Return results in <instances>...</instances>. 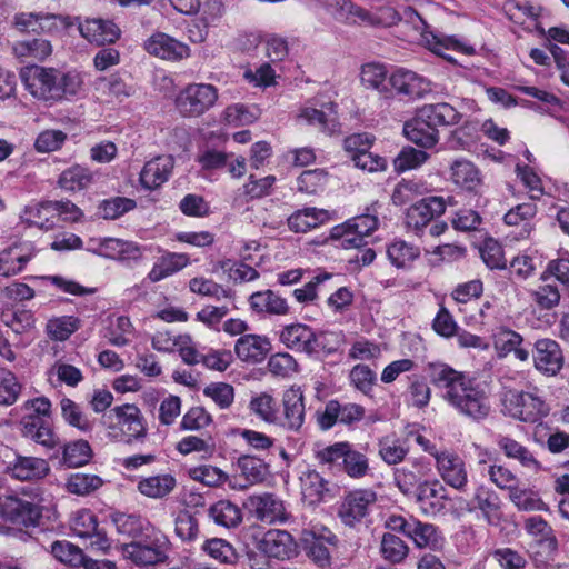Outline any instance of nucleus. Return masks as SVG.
Listing matches in <instances>:
<instances>
[{"label": "nucleus", "instance_id": "obj_1", "mask_svg": "<svg viewBox=\"0 0 569 569\" xmlns=\"http://www.w3.org/2000/svg\"><path fill=\"white\" fill-rule=\"evenodd\" d=\"M426 370L430 382L441 391L442 400L458 415L477 423L490 416L489 392L476 378L445 362H430Z\"/></svg>", "mask_w": 569, "mask_h": 569}, {"label": "nucleus", "instance_id": "obj_2", "mask_svg": "<svg viewBox=\"0 0 569 569\" xmlns=\"http://www.w3.org/2000/svg\"><path fill=\"white\" fill-rule=\"evenodd\" d=\"M123 559L137 567L146 568L163 563L168 559L170 541L153 525L147 527L138 537L129 542L117 546Z\"/></svg>", "mask_w": 569, "mask_h": 569}, {"label": "nucleus", "instance_id": "obj_3", "mask_svg": "<svg viewBox=\"0 0 569 569\" xmlns=\"http://www.w3.org/2000/svg\"><path fill=\"white\" fill-rule=\"evenodd\" d=\"M23 412L20 420L22 437L34 441L47 449L59 445V438L53 431L49 418L51 416V402L46 397H37L27 400L19 408Z\"/></svg>", "mask_w": 569, "mask_h": 569}, {"label": "nucleus", "instance_id": "obj_4", "mask_svg": "<svg viewBox=\"0 0 569 569\" xmlns=\"http://www.w3.org/2000/svg\"><path fill=\"white\" fill-rule=\"evenodd\" d=\"M500 401L501 412L521 422L536 423L549 415V406L536 389L523 391L503 387Z\"/></svg>", "mask_w": 569, "mask_h": 569}, {"label": "nucleus", "instance_id": "obj_5", "mask_svg": "<svg viewBox=\"0 0 569 569\" xmlns=\"http://www.w3.org/2000/svg\"><path fill=\"white\" fill-rule=\"evenodd\" d=\"M446 211V202L442 197H427L412 204L406 213L407 229L422 237L427 232L431 237L442 234L448 226L438 218Z\"/></svg>", "mask_w": 569, "mask_h": 569}, {"label": "nucleus", "instance_id": "obj_6", "mask_svg": "<svg viewBox=\"0 0 569 569\" xmlns=\"http://www.w3.org/2000/svg\"><path fill=\"white\" fill-rule=\"evenodd\" d=\"M316 458L322 465H339L343 472L352 479H362L369 471V459L366 453L358 451L347 442H336L316 452Z\"/></svg>", "mask_w": 569, "mask_h": 569}, {"label": "nucleus", "instance_id": "obj_7", "mask_svg": "<svg viewBox=\"0 0 569 569\" xmlns=\"http://www.w3.org/2000/svg\"><path fill=\"white\" fill-rule=\"evenodd\" d=\"M218 100V89L210 83H189L174 99V107L183 118H198L209 111Z\"/></svg>", "mask_w": 569, "mask_h": 569}, {"label": "nucleus", "instance_id": "obj_8", "mask_svg": "<svg viewBox=\"0 0 569 569\" xmlns=\"http://www.w3.org/2000/svg\"><path fill=\"white\" fill-rule=\"evenodd\" d=\"M43 510L39 503L16 495L0 496V517L13 525L26 528L40 527L43 525Z\"/></svg>", "mask_w": 569, "mask_h": 569}, {"label": "nucleus", "instance_id": "obj_9", "mask_svg": "<svg viewBox=\"0 0 569 569\" xmlns=\"http://www.w3.org/2000/svg\"><path fill=\"white\" fill-rule=\"evenodd\" d=\"M307 556L321 568L331 565V553L338 545L337 536L323 526L303 529L300 537Z\"/></svg>", "mask_w": 569, "mask_h": 569}, {"label": "nucleus", "instance_id": "obj_10", "mask_svg": "<svg viewBox=\"0 0 569 569\" xmlns=\"http://www.w3.org/2000/svg\"><path fill=\"white\" fill-rule=\"evenodd\" d=\"M377 499V492L371 488L349 491L339 505L338 517L343 525L355 527L369 516Z\"/></svg>", "mask_w": 569, "mask_h": 569}, {"label": "nucleus", "instance_id": "obj_11", "mask_svg": "<svg viewBox=\"0 0 569 569\" xmlns=\"http://www.w3.org/2000/svg\"><path fill=\"white\" fill-rule=\"evenodd\" d=\"M469 513H479L491 526H497L502 519V501L491 488L479 485L475 488L471 498L466 502Z\"/></svg>", "mask_w": 569, "mask_h": 569}, {"label": "nucleus", "instance_id": "obj_12", "mask_svg": "<svg viewBox=\"0 0 569 569\" xmlns=\"http://www.w3.org/2000/svg\"><path fill=\"white\" fill-rule=\"evenodd\" d=\"M243 507L258 521L268 525L282 523L288 518L282 500L270 492L249 496Z\"/></svg>", "mask_w": 569, "mask_h": 569}, {"label": "nucleus", "instance_id": "obj_13", "mask_svg": "<svg viewBox=\"0 0 569 569\" xmlns=\"http://www.w3.org/2000/svg\"><path fill=\"white\" fill-rule=\"evenodd\" d=\"M279 340L288 349L307 355L317 353L322 348L320 337L315 333L312 328L300 322L284 326L279 331Z\"/></svg>", "mask_w": 569, "mask_h": 569}, {"label": "nucleus", "instance_id": "obj_14", "mask_svg": "<svg viewBox=\"0 0 569 569\" xmlns=\"http://www.w3.org/2000/svg\"><path fill=\"white\" fill-rule=\"evenodd\" d=\"M236 467L239 470V477L230 481V487L238 490H246L251 486L262 483L270 475L269 465L263 459L242 455L237 459Z\"/></svg>", "mask_w": 569, "mask_h": 569}, {"label": "nucleus", "instance_id": "obj_15", "mask_svg": "<svg viewBox=\"0 0 569 569\" xmlns=\"http://www.w3.org/2000/svg\"><path fill=\"white\" fill-rule=\"evenodd\" d=\"M74 24H77L82 38L97 46L113 43L120 37V29L111 20L91 18L82 21L79 17H76L73 18Z\"/></svg>", "mask_w": 569, "mask_h": 569}, {"label": "nucleus", "instance_id": "obj_16", "mask_svg": "<svg viewBox=\"0 0 569 569\" xmlns=\"http://www.w3.org/2000/svg\"><path fill=\"white\" fill-rule=\"evenodd\" d=\"M431 471L430 462L416 458L408 465L396 468L393 471V480L398 489L406 496L413 495L427 481V477Z\"/></svg>", "mask_w": 569, "mask_h": 569}, {"label": "nucleus", "instance_id": "obj_17", "mask_svg": "<svg viewBox=\"0 0 569 569\" xmlns=\"http://www.w3.org/2000/svg\"><path fill=\"white\" fill-rule=\"evenodd\" d=\"M441 479L450 487L465 491L468 485V471L463 459L455 452L441 451L436 459Z\"/></svg>", "mask_w": 569, "mask_h": 569}, {"label": "nucleus", "instance_id": "obj_18", "mask_svg": "<svg viewBox=\"0 0 569 569\" xmlns=\"http://www.w3.org/2000/svg\"><path fill=\"white\" fill-rule=\"evenodd\" d=\"M112 417L116 418V423L120 427L121 432L128 437L127 442L146 437L147 428L143 423V416L136 405L124 403L114 407L107 416L108 419H112Z\"/></svg>", "mask_w": 569, "mask_h": 569}, {"label": "nucleus", "instance_id": "obj_19", "mask_svg": "<svg viewBox=\"0 0 569 569\" xmlns=\"http://www.w3.org/2000/svg\"><path fill=\"white\" fill-rule=\"evenodd\" d=\"M392 89L409 99H421L431 92V82L418 73L403 68L393 71L389 78Z\"/></svg>", "mask_w": 569, "mask_h": 569}, {"label": "nucleus", "instance_id": "obj_20", "mask_svg": "<svg viewBox=\"0 0 569 569\" xmlns=\"http://www.w3.org/2000/svg\"><path fill=\"white\" fill-rule=\"evenodd\" d=\"M413 495L421 510L429 516L442 513L449 500L447 489L437 479L423 481Z\"/></svg>", "mask_w": 569, "mask_h": 569}, {"label": "nucleus", "instance_id": "obj_21", "mask_svg": "<svg viewBox=\"0 0 569 569\" xmlns=\"http://www.w3.org/2000/svg\"><path fill=\"white\" fill-rule=\"evenodd\" d=\"M258 548L269 558L288 560L297 555L292 536L284 530H269L258 543Z\"/></svg>", "mask_w": 569, "mask_h": 569}, {"label": "nucleus", "instance_id": "obj_22", "mask_svg": "<svg viewBox=\"0 0 569 569\" xmlns=\"http://www.w3.org/2000/svg\"><path fill=\"white\" fill-rule=\"evenodd\" d=\"M50 471L49 463L37 457L17 455L6 467V472L19 481H36L44 478Z\"/></svg>", "mask_w": 569, "mask_h": 569}, {"label": "nucleus", "instance_id": "obj_23", "mask_svg": "<svg viewBox=\"0 0 569 569\" xmlns=\"http://www.w3.org/2000/svg\"><path fill=\"white\" fill-rule=\"evenodd\" d=\"M144 49L152 56L164 60H181L189 56V47L174 38L157 32L152 34L146 42Z\"/></svg>", "mask_w": 569, "mask_h": 569}, {"label": "nucleus", "instance_id": "obj_24", "mask_svg": "<svg viewBox=\"0 0 569 569\" xmlns=\"http://www.w3.org/2000/svg\"><path fill=\"white\" fill-rule=\"evenodd\" d=\"M33 256L30 242L13 243L0 252V276L8 278L21 272Z\"/></svg>", "mask_w": 569, "mask_h": 569}, {"label": "nucleus", "instance_id": "obj_25", "mask_svg": "<svg viewBox=\"0 0 569 569\" xmlns=\"http://www.w3.org/2000/svg\"><path fill=\"white\" fill-rule=\"evenodd\" d=\"M271 350L269 338L259 335H242L234 345L237 357L248 363L262 362Z\"/></svg>", "mask_w": 569, "mask_h": 569}, {"label": "nucleus", "instance_id": "obj_26", "mask_svg": "<svg viewBox=\"0 0 569 569\" xmlns=\"http://www.w3.org/2000/svg\"><path fill=\"white\" fill-rule=\"evenodd\" d=\"M533 360L536 368L549 376L558 373L563 365L560 346L550 339H541L536 342Z\"/></svg>", "mask_w": 569, "mask_h": 569}, {"label": "nucleus", "instance_id": "obj_27", "mask_svg": "<svg viewBox=\"0 0 569 569\" xmlns=\"http://www.w3.org/2000/svg\"><path fill=\"white\" fill-rule=\"evenodd\" d=\"M174 160L170 156H159L148 161L140 172V183L147 190H154L168 181Z\"/></svg>", "mask_w": 569, "mask_h": 569}, {"label": "nucleus", "instance_id": "obj_28", "mask_svg": "<svg viewBox=\"0 0 569 569\" xmlns=\"http://www.w3.org/2000/svg\"><path fill=\"white\" fill-rule=\"evenodd\" d=\"M52 67L29 66L21 70L20 78L26 90L36 99L47 102Z\"/></svg>", "mask_w": 569, "mask_h": 569}, {"label": "nucleus", "instance_id": "obj_29", "mask_svg": "<svg viewBox=\"0 0 569 569\" xmlns=\"http://www.w3.org/2000/svg\"><path fill=\"white\" fill-rule=\"evenodd\" d=\"M416 112L435 129L458 124L462 118V114L447 102L427 103Z\"/></svg>", "mask_w": 569, "mask_h": 569}, {"label": "nucleus", "instance_id": "obj_30", "mask_svg": "<svg viewBox=\"0 0 569 569\" xmlns=\"http://www.w3.org/2000/svg\"><path fill=\"white\" fill-rule=\"evenodd\" d=\"M330 220L329 211L315 207L299 209L287 219L288 228L295 233H306Z\"/></svg>", "mask_w": 569, "mask_h": 569}, {"label": "nucleus", "instance_id": "obj_31", "mask_svg": "<svg viewBox=\"0 0 569 569\" xmlns=\"http://www.w3.org/2000/svg\"><path fill=\"white\" fill-rule=\"evenodd\" d=\"M71 529L80 538L94 539L91 545H97L99 548L108 546L107 537L99 531L96 515L88 509L74 512L71 519Z\"/></svg>", "mask_w": 569, "mask_h": 569}, {"label": "nucleus", "instance_id": "obj_32", "mask_svg": "<svg viewBox=\"0 0 569 569\" xmlns=\"http://www.w3.org/2000/svg\"><path fill=\"white\" fill-rule=\"evenodd\" d=\"M283 426L290 430H299L305 421L303 395L299 387H291L282 396Z\"/></svg>", "mask_w": 569, "mask_h": 569}, {"label": "nucleus", "instance_id": "obj_33", "mask_svg": "<svg viewBox=\"0 0 569 569\" xmlns=\"http://www.w3.org/2000/svg\"><path fill=\"white\" fill-rule=\"evenodd\" d=\"M249 303L258 315L284 316L289 312L287 300L270 289L253 292L249 297Z\"/></svg>", "mask_w": 569, "mask_h": 569}, {"label": "nucleus", "instance_id": "obj_34", "mask_svg": "<svg viewBox=\"0 0 569 569\" xmlns=\"http://www.w3.org/2000/svg\"><path fill=\"white\" fill-rule=\"evenodd\" d=\"M403 133L408 140L422 148H432L439 141L438 129L427 123L417 112L403 124Z\"/></svg>", "mask_w": 569, "mask_h": 569}, {"label": "nucleus", "instance_id": "obj_35", "mask_svg": "<svg viewBox=\"0 0 569 569\" xmlns=\"http://www.w3.org/2000/svg\"><path fill=\"white\" fill-rule=\"evenodd\" d=\"M497 445L506 457L517 460L523 468L533 472L541 470V463L536 459L533 453L517 440L500 435L497 438Z\"/></svg>", "mask_w": 569, "mask_h": 569}, {"label": "nucleus", "instance_id": "obj_36", "mask_svg": "<svg viewBox=\"0 0 569 569\" xmlns=\"http://www.w3.org/2000/svg\"><path fill=\"white\" fill-rule=\"evenodd\" d=\"M301 490L306 501L310 505H318L326 498H332L329 481L319 472L309 470L301 477Z\"/></svg>", "mask_w": 569, "mask_h": 569}, {"label": "nucleus", "instance_id": "obj_37", "mask_svg": "<svg viewBox=\"0 0 569 569\" xmlns=\"http://www.w3.org/2000/svg\"><path fill=\"white\" fill-rule=\"evenodd\" d=\"M177 480L170 473H161L141 478L138 481V491L151 499H162L169 496L176 488Z\"/></svg>", "mask_w": 569, "mask_h": 569}, {"label": "nucleus", "instance_id": "obj_38", "mask_svg": "<svg viewBox=\"0 0 569 569\" xmlns=\"http://www.w3.org/2000/svg\"><path fill=\"white\" fill-rule=\"evenodd\" d=\"M209 518L217 525L233 529L242 522L241 509L230 500H219L208 509Z\"/></svg>", "mask_w": 569, "mask_h": 569}, {"label": "nucleus", "instance_id": "obj_39", "mask_svg": "<svg viewBox=\"0 0 569 569\" xmlns=\"http://www.w3.org/2000/svg\"><path fill=\"white\" fill-rule=\"evenodd\" d=\"M451 180L467 191L477 192L481 186V177L476 166L468 160L459 159L451 164Z\"/></svg>", "mask_w": 569, "mask_h": 569}, {"label": "nucleus", "instance_id": "obj_40", "mask_svg": "<svg viewBox=\"0 0 569 569\" xmlns=\"http://www.w3.org/2000/svg\"><path fill=\"white\" fill-rule=\"evenodd\" d=\"M509 499L513 506L523 512L548 511L549 507L543 502L538 491L517 486L510 489Z\"/></svg>", "mask_w": 569, "mask_h": 569}, {"label": "nucleus", "instance_id": "obj_41", "mask_svg": "<svg viewBox=\"0 0 569 569\" xmlns=\"http://www.w3.org/2000/svg\"><path fill=\"white\" fill-rule=\"evenodd\" d=\"M189 263V257L183 253H167L153 264L148 278L151 282H158L183 269Z\"/></svg>", "mask_w": 569, "mask_h": 569}, {"label": "nucleus", "instance_id": "obj_42", "mask_svg": "<svg viewBox=\"0 0 569 569\" xmlns=\"http://www.w3.org/2000/svg\"><path fill=\"white\" fill-rule=\"evenodd\" d=\"M537 214V206L532 201L512 207L505 216L503 221L508 226H521L519 238H527L531 232V220Z\"/></svg>", "mask_w": 569, "mask_h": 569}, {"label": "nucleus", "instance_id": "obj_43", "mask_svg": "<svg viewBox=\"0 0 569 569\" xmlns=\"http://www.w3.org/2000/svg\"><path fill=\"white\" fill-rule=\"evenodd\" d=\"M93 178L90 169L74 164L61 172L58 184L66 191L74 192L87 189L93 182Z\"/></svg>", "mask_w": 569, "mask_h": 569}, {"label": "nucleus", "instance_id": "obj_44", "mask_svg": "<svg viewBox=\"0 0 569 569\" xmlns=\"http://www.w3.org/2000/svg\"><path fill=\"white\" fill-rule=\"evenodd\" d=\"M96 89L107 98V101H123L133 93L132 87L117 73L100 77L96 81Z\"/></svg>", "mask_w": 569, "mask_h": 569}, {"label": "nucleus", "instance_id": "obj_45", "mask_svg": "<svg viewBox=\"0 0 569 569\" xmlns=\"http://www.w3.org/2000/svg\"><path fill=\"white\" fill-rule=\"evenodd\" d=\"M387 256L392 266L405 269L420 257V248L405 240L396 239L387 247Z\"/></svg>", "mask_w": 569, "mask_h": 569}, {"label": "nucleus", "instance_id": "obj_46", "mask_svg": "<svg viewBox=\"0 0 569 569\" xmlns=\"http://www.w3.org/2000/svg\"><path fill=\"white\" fill-rule=\"evenodd\" d=\"M409 538L419 548L439 549L442 547L443 537L438 528L431 523H423L415 520Z\"/></svg>", "mask_w": 569, "mask_h": 569}, {"label": "nucleus", "instance_id": "obj_47", "mask_svg": "<svg viewBox=\"0 0 569 569\" xmlns=\"http://www.w3.org/2000/svg\"><path fill=\"white\" fill-rule=\"evenodd\" d=\"M525 530L539 539L540 543L549 551L553 552L558 548V541L549 523L541 517H529L523 523Z\"/></svg>", "mask_w": 569, "mask_h": 569}, {"label": "nucleus", "instance_id": "obj_48", "mask_svg": "<svg viewBox=\"0 0 569 569\" xmlns=\"http://www.w3.org/2000/svg\"><path fill=\"white\" fill-rule=\"evenodd\" d=\"M1 321L14 333L22 335L34 327V317L30 310L21 308H6L1 312Z\"/></svg>", "mask_w": 569, "mask_h": 569}, {"label": "nucleus", "instance_id": "obj_49", "mask_svg": "<svg viewBox=\"0 0 569 569\" xmlns=\"http://www.w3.org/2000/svg\"><path fill=\"white\" fill-rule=\"evenodd\" d=\"M409 452L406 439L383 438L379 441V456L387 465H397L405 460Z\"/></svg>", "mask_w": 569, "mask_h": 569}, {"label": "nucleus", "instance_id": "obj_50", "mask_svg": "<svg viewBox=\"0 0 569 569\" xmlns=\"http://www.w3.org/2000/svg\"><path fill=\"white\" fill-rule=\"evenodd\" d=\"M92 450L88 441L77 440L63 447L62 461L69 468H78L90 461Z\"/></svg>", "mask_w": 569, "mask_h": 569}, {"label": "nucleus", "instance_id": "obj_51", "mask_svg": "<svg viewBox=\"0 0 569 569\" xmlns=\"http://www.w3.org/2000/svg\"><path fill=\"white\" fill-rule=\"evenodd\" d=\"M112 521L116 526L117 531L120 535L129 537L133 540L138 537L147 527H151L152 523L137 515L116 513L112 516Z\"/></svg>", "mask_w": 569, "mask_h": 569}, {"label": "nucleus", "instance_id": "obj_52", "mask_svg": "<svg viewBox=\"0 0 569 569\" xmlns=\"http://www.w3.org/2000/svg\"><path fill=\"white\" fill-rule=\"evenodd\" d=\"M50 201H44L39 204L27 207L24 210V221L30 226H36L40 229L50 230L54 227L56 220L53 218V209L49 207Z\"/></svg>", "mask_w": 569, "mask_h": 569}, {"label": "nucleus", "instance_id": "obj_53", "mask_svg": "<svg viewBox=\"0 0 569 569\" xmlns=\"http://www.w3.org/2000/svg\"><path fill=\"white\" fill-rule=\"evenodd\" d=\"M478 122L466 121L461 127L451 131L447 144L450 149L461 150L470 148L477 140Z\"/></svg>", "mask_w": 569, "mask_h": 569}, {"label": "nucleus", "instance_id": "obj_54", "mask_svg": "<svg viewBox=\"0 0 569 569\" xmlns=\"http://www.w3.org/2000/svg\"><path fill=\"white\" fill-rule=\"evenodd\" d=\"M102 485L103 480L99 476L78 472L68 478L66 487L70 493L87 496L98 490Z\"/></svg>", "mask_w": 569, "mask_h": 569}, {"label": "nucleus", "instance_id": "obj_55", "mask_svg": "<svg viewBox=\"0 0 569 569\" xmlns=\"http://www.w3.org/2000/svg\"><path fill=\"white\" fill-rule=\"evenodd\" d=\"M541 284L532 291L533 301L540 309L550 310L560 302V290L556 284V280H541Z\"/></svg>", "mask_w": 569, "mask_h": 569}, {"label": "nucleus", "instance_id": "obj_56", "mask_svg": "<svg viewBox=\"0 0 569 569\" xmlns=\"http://www.w3.org/2000/svg\"><path fill=\"white\" fill-rule=\"evenodd\" d=\"M60 407L63 419L70 426L84 432L92 429V422L73 400L63 398L60 401Z\"/></svg>", "mask_w": 569, "mask_h": 569}, {"label": "nucleus", "instance_id": "obj_57", "mask_svg": "<svg viewBox=\"0 0 569 569\" xmlns=\"http://www.w3.org/2000/svg\"><path fill=\"white\" fill-rule=\"evenodd\" d=\"M58 79L59 102L62 100H71L82 90L83 78L77 70L62 71L59 69Z\"/></svg>", "mask_w": 569, "mask_h": 569}, {"label": "nucleus", "instance_id": "obj_58", "mask_svg": "<svg viewBox=\"0 0 569 569\" xmlns=\"http://www.w3.org/2000/svg\"><path fill=\"white\" fill-rule=\"evenodd\" d=\"M51 553L57 560L71 567H80L84 560L83 551L67 540L52 542Z\"/></svg>", "mask_w": 569, "mask_h": 569}, {"label": "nucleus", "instance_id": "obj_59", "mask_svg": "<svg viewBox=\"0 0 569 569\" xmlns=\"http://www.w3.org/2000/svg\"><path fill=\"white\" fill-rule=\"evenodd\" d=\"M13 49L17 56L31 57L38 60L46 59L52 52L51 42L42 38L19 41Z\"/></svg>", "mask_w": 569, "mask_h": 569}, {"label": "nucleus", "instance_id": "obj_60", "mask_svg": "<svg viewBox=\"0 0 569 569\" xmlns=\"http://www.w3.org/2000/svg\"><path fill=\"white\" fill-rule=\"evenodd\" d=\"M380 550L386 560L399 563L407 557L409 549L400 537L387 532L382 536Z\"/></svg>", "mask_w": 569, "mask_h": 569}, {"label": "nucleus", "instance_id": "obj_61", "mask_svg": "<svg viewBox=\"0 0 569 569\" xmlns=\"http://www.w3.org/2000/svg\"><path fill=\"white\" fill-rule=\"evenodd\" d=\"M80 328V320L73 316L52 318L47 323L48 335L59 341L67 340Z\"/></svg>", "mask_w": 569, "mask_h": 569}, {"label": "nucleus", "instance_id": "obj_62", "mask_svg": "<svg viewBox=\"0 0 569 569\" xmlns=\"http://www.w3.org/2000/svg\"><path fill=\"white\" fill-rule=\"evenodd\" d=\"M22 386L13 372L0 368V405H13L21 393Z\"/></svg>", "mask_w": 569, "mask_h": 569}, {"label": "nucleus", "instance_id": "obj_63", "mask_svg": "<svg viewBox=\"0 0 569 569\" xmlns=\"http://www.w3.org/2000/svg\"><path fill=\"white\" fill-rule=\"evenodd\" d=\"M300 118L307 121V123L319 128V130L332 134L338 130L339 123L335 116L327 114L322 110L315 108H305L301 110Z\"/></svg>", "mask_w": 569, "mask_h": 569}, {"label": "nucleus", "instance_id": "obj_64", "mask_svg": "<svg viewBox=\"0 0 569 569\" xmlns=\"http://www.w3.org/2000/svg\"><path fill=\"white\" fill-rule=\"evenodd\" d=\"M327 183V173L322 169L303 171L297 179L298 191L315 194L322 190Z\"/></svg>", "mask_w": 569, "mask_h": 569}]
</instances>
